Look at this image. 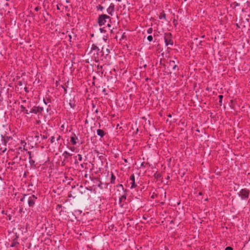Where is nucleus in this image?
<instances>
[{"label":"nucleus","instance_id":"nucleus-1","mask_svg":"<svg viewBox=\"0 0 250 250\" xmlns=\"http://www.w3.org/2000/svg\"><path fill=\"white\" fill-rule=\"evenodd\" d=\"M107 20H111L109 16L105 14L101 15L98 18V23L100 26H103L105 24Z\"/></svg>","mask_w":250,"mask_h":250},{"label":"nucleus","instance_id":"nucleus-2","mask_svg":"<svg viewBox=\"0 0 250 250\" xmlns=\"http://www.w3.org/2000/svg\"><path fill=\"white\" fill-rule=\"evenodd\" d=\"M165 42L167 46L168 45H172L173 41L172 39V34L170 32L166 33L165 34L164 37Z\"/></svg>","mask_w":250,"mask_h":250},{"label":"nucleus","instance_id":"nucleus-3","mask_svg":"<svg viewBox=\"0 0 250 250\" xmlns=\"http://www.w3.org/2000/svg\"><path fill=\"white\" fill-rule=\"evenodd\" d=\"M26 145V143H25V144L23 145V149L21 146L19 147L17 153L18 154H21V155L26 156L27 154H28L29 156H31V151H28L27 149L25 148Z\"/></svg>","mask_w":250,"mask_h":250},{"label":"nucleus","instance_id":"nucleus-4","mask_svg":"<svg viewBox=\"0 0 250 250\" xmlns=\"http://www.w3.org/2000/svg\"><path fill=\"white\" fill-rule=\"evenodd\" d=\"M127 184L130 188H135L137 186L135 182V176L133 174L131 175L127 180Z\"/></svg>","mask_w":250,"mask_h":250},{"label":"nucleus","instance_id":"nucleus-5","mask_svg":"<svg viewBox=\"0 0 250 250\" xmlns=\"http://www.w3.org/2000/svg\"><path fill=\"white\" fill-rule=\"evenodd\" d=\"M239 195L243 198L246 199L248 198L249 195V192L246 189H243L239 192Z\"/></svg>","mask_w":250,"mask_h":250},{"label":"nucleus","instance_id":"nucleus-6","mask_svg":"<svg viewBox=\"0 0 250 250\" xmlns=\"http://www.w3.org/2000/svg\"><path fill=\"white\" fill-rule=\"evenodd\" d=\"M99 48L96 45L93 44L92 45L91 52H96L97 53V56H95V59H101V58L99 57L98 52H99Z\"/></svg>","mask_w":250,"mask_h":250},{"label":"nucleus","instance_id":"nucleus-7","mask_svg":"<svg viewBox=\"0 0 250 250\" xmlns=\"http://www.w3.org/2000/svg\"><path fill=\"white\" fill-rule=\"evenodd\" d=\"M36 199L37 197H36L34 195H32L31 196H30L28 201L29 206L33 207L35 204V200Z\"/></svg>","mask_w":250,"mask_h":250},{"label":"nucleus","instance_id":"nucleus-8","mask_svg":"<svg viewBox=\"0 0 250 250\" xmlns=\"http://www.w3.org/2000/svg\"><path fill=\"white\" fill-rule=\"evenodd\" d=\"M78 140V137L76 134H73V135L70 137V142L73 145H76L77 144V140Z\"/></svg>","mask_w":250,"mask_h":250},{"label":"nucleus","instance_id":"nucleus-9","mask_svg":"<svg viewBox=\"0 0 250 250\" xmlns=\"http://www.w3.org/2000/svg\"><path fill=\"white\" fill-rule=\"evenodd\" d=\"M114 5L111 3L109 7L107 9V12L110 15H112V13L114 10Z\"/></svg>","mask_w":250,"mask_h":250},{"label":"nucleus","instance_id":"nucleus-10","mask_svg":"<svg viewBox=\"0 0 250 250\" xmlns=\"http://www.w3.org/2000/svg\"><path fill=\"white\" fill-rule=\"evenodd\" d=\"M169 65L172 67L173 70H178L179 68L178 66L175 64V62L174 61L170 60L169 62Z\"/></svg>","mask_w":250,"mask_h":250},{"label":"nucleus","instance_id":"nucleus-11","mask_svg":"<svg viewBox=\"0 0 250 250\" xmlns=\"http://www.w3.org/2000/svg\"><path fill=\"white\" fill-rule=\"evenodd\" d=\"M97 133L98 135L100 136L101 138H103L105 134V132L103 130L100 129H98L97 130Z\"/></svg>","mask_w":250,"mask_h":250},{"label":"nucleus","instance_id":"nucleus-12","mask_svg":"<svg viewBox=\"0 0 250 250\" xmlns=\"http://www.w3.org/2000/svg\"><path fill=\"white\" fill-rule=\"evenodd\" d=\"M29 112H30L31 113L37 114V106H34L33 108L30 109V110H29Z\"/></svg>","mask_w":250,"mask_h":250},{"label":"nucleus","instance_id":"nucleus-13","mask_svg":"<svg viewBox=\"0 0 250 250\" xmlns=\"http://www.w3.org/2000/svg\"><path fill=\"white\" fill-rule=\"evenodd\" d=\"M69 104L70 106L72 108H74V107L75 106V102H74V99L70 100Z\"/></svg>","mask_w":250,"mask_h":250},{"label":"nucleus","instance_id":"nucleus-14","mask_svg":"<svg viewBox=\"0 0 250 250\" xmlns=\"http://www.w3.org/2000/svg\"><path fill=\"white\" fill-rule=\"evenodd\" d=\"M43 111V107L37 106V113H41Z\"/></svg>","mask_w":250,"mask_h":250},{"label":"nucleus","instance_id":"nucleus-15","mask_svg":"<svg viewBox=\"0 0 250 250\" xmlns=\"http://www.w3.org/2000/svg\"><path fill=\"white\" fill-rule=\"evenodd\" d=\"M12 139V138H11L10 137H4L3 138V141L4 143V145H6V143L7 142H8L10 140Z\"/></svg>","mask_w":250,"mask_h":250},{"label":"nucleus","instance_id":"nucleus-16","mask_svg":"<svg viewBox=\"0 0 250 250\" xmlns=\"http://www.w3.org/2000/svg\"><path fill=\"white\" fill-rule=\"evenodd\" d=\"M160 19H164L166 20V14L165 13H164V12H162L160 13Z\"/></svg>","mask_w":250,"mask_h":250},{"label":"nucleus","instance_id":"nucleus-17","mask_svg":"<svg viewBox=\"0 0 250 250\" xmlns=\"http://www.w3.org/2000/svg\"><path fill=\"white\" fill-rule=\"evenodd\" d=\"M147 39L149 42H151L153 40V37L151 35H149L147 37Z\"/></svg>","mask_w":250,"mask_h":250},{"label":"nucleus","instance_id":"nucleus-18","mask_svg":"<svg viewBox=\"0 0 250 250\" xmlns=\"http://www.w3.org/2000/svg\"><path fill=\"white\" fill-rule=\"evenodd\" d=\"M152 31H153V29L152 28H149L148 29L147 31V32L148 34H151L152 33Z\"/></svg>","mask_w":250,"mask_h":250},{"label":"nucleus","instance_id":"nucleus-19","mask_svg":"<svg viewBox=\"0 0 250 250\" xmlns=\"http://www.w3.org/2000/svg\"><path fill=\"white\" fill-rule=\"evenodd\" d=\"M21 111H24V110H25V107L23 105H21Z\"/></svg>","mask_w":250,"mask_h":250},{"label":"nucleus","instance_id":"nucleus-20","mask_svg":"<svg viewBox=\"0 0 250 250\" xmlns=\"http://www.w3.org/2000/svg\"><path fill=\"white\" fill-rule=\"evenodd\" d=\"M54 140H55V137H54V136L51 137V138L50 139V142L51 143H53L54 142Z\"/></svg>","mask_w":250,"mask_h":250},{"label":"nucleus","instance_id":"nucleus-21","mask_svg":"<svg viewBox=\"0 0 250 250\" xmlns=\"http://www.w3.org/2000/svg\"><path fill=\"white\" fill-rule=\"evenodd\" d=\"M223 97V95H219V98L220 99V100H219L220 103L222 102Z\"/></svg>","mask_w":250,"mask_h":250},{"label":"nucleus","instance_id":"nucleus-22","mask_svg":"<svg viewBox=\"0 0 250 250\" xmlns=\"http://www.w3.org/2000/svg\"><path fill=\"white\" fill-rule=\"evenodd\" d=\"M106 55H108L110 53L109 49L106 48L105 50Z\"/></svg>","mask_w":250,"mask_h":250},{"label":"nucleus","instance_id":"nucleus-23","mask_svg":"<svg viewBox=\"0 0 250 250\" xmlns=\"http://www.w3.org/2000/svg\"><path fill=\"white\" fill-rule=\"evenodd\" d=\"M225 250H233V249L230 247H228L226 248Z\"/></svg>","mask_w":250,"mask_h":250},{"label":"nucleus","instance_id":"nucleus-24","mask_svg":"<svg viewBox=\"0 0 250 250\" xmlns=\"http://www.w3.org/2000/svg\"><path fill=\"white\" fill-rule=\"evenodd\" d=\"M98 9L100 10L101 11H103L104 9V7L102 6L101 5H99V7Z\"/></svg>","mask_w":250,"mask_h":250},{"label":"nucleus","instance_id":"nucleus-25","mask_svg":"<svg viewBox=\"0 0 250 250\" xmlns=\"http://www.w3.org/2000/svg\"><path fill=\"white\" fill-rule=\"evenodd\" d=\"M40 9V8L38 6L36 7L35 8V10L36 11H38L39 10V9Z\"/></svg>","mask_w":250,"mask_h":250},{"label":"nucleus","instance_id":"nucleus-26","mask_svg":"<svg viewBox=\"0 0 250 250\" xmlns=\"http://www.w3.org/2000/svg\"><path fill=\"white\" fill-rule=\"evenodd\" d=\"M25 111V113L27 114H28L29 113H31L30 112H29V110H27L25 109V110H24Z\"/></svg>","mask_w":250,"mask_h":250},{"label":"nucleus","instance_id":"nucleus-27","mask_svg":"<svg viewBox=\"0 0 250 250\" xmlns=\"http://www.w3.org/2000/svg\"><path fill=\"white\" fill-rule=\"evenodd\" d=\"M62 88L64 89V94H66L67 93V90H66V88L64 86H62Z\"/></svg>","mask_w":250,"mask_h":250},{"label":"nucleus","instance_id":"nucleus-28","mask_svg":"<svg viewBox=\"0 0 250 250\" xmlns=\"http://www.w3.org/2000/svg\"><path fill=\"white\" fill-rule=\"evenodd\" d=\"M18 84H19V85H21H21H22V82H21V81H19V82H18Z\"/></svg>","mask_w":250,"mask_h":250},{"label":"nucleus","instance_id":"nucleus-29","mask_svg":"<svg viewBox=\"0 0 250 250\" xmlns=\"http://www.w3.org/2000/svg\"><path fill=\"white\" fill-rule=\"evenodd\" d=\"M46 102H47V104H48V103H50L51 102V100H50L49 99H47L46 100Z\"/></svg>","mask_w":250,"mask_h":250},{"label":"nucleus","instance_id":"nucleus-30","mask_svg":"<svg viewBox=\"0 0 250 250\" xmlns=\"http://www.w3.org/2000/svg\"><path fill=\"white\" fill-rule=\"evenodd\" d=\"M111 178H112V179H113L114 180H115V176L113 175V174H112Z\"/></svg>","mask_w":250,"mask_h":250},{"label":"nucleus","instance_id":"nucleus-31","mask_svg":"<svg viewBox=\"0 0 250 250\" xmlns=\"http://www.w3.org/2000/svg\"><path fill=\"white\" fill-rule=\"evenodd\" d=\"M43 102H44V103L45 104H47V103L46 101V100H45L44 99H43Z\"/></svg>","mask_w":250,"mask_h":250},{"label":"nucleus","instance_id":"nucleus-32","mask_svg":"<svg viewBox=\"0 0 250 250\" xmlns=\"http://www.w3.org/2000/svg\"><path fill=\"white\" fill-rule=\"evenodd\" d=\"M24 90L26 91V92H28V91L27 90V88L26 87H24Z\"/></svg>","mask_w":250,"mask_h":250},{"label":"nucleus","instance_id":"nucleus-33","mask_svg":"<svg viewBox=\"0 0 250 250\" xmlns=\"http://www.w3.org/2000/svg\"><path fill=\"white\" fill-rule=\"evenodd\" d=\"M46 138H47V137H45L44 135H43V136H42V138H43V139H46Z\"/></svg>","mask_w":250,"mask_h":250},{"label":"nucleus","instance_id":"nucleus-34","mask_svg":"<svg viewBox=\"0 0 250 250\" xmlns=\"http://www.w3.org/2000/svg\"><path fill=\"white\" fill-rule=\"evenodd\" d=\"M60 136L58 135V138H57V140H60Z\"/></svg>","mask_w":250,"mask_h":250},{"label":"nucleus","instance_id":"nucleus-35","mask_svg":"<svg viewBox=\"0 0 250 250\" xmlns=\"http://www.w3.org/2000/svg\"><path fill=\"white\" fill-rule=\"evenodd\" d=\"M49 110H50V108H49H49L48 107V108L46 109V111H47V112H48Z\"/></svg>","mask_w":250,"mask_h":250},{"label":"nucleus","instance_id":"nucleus-36","mask_svg":"<svg viewBox=\"0 0 250 250\" xmlns=\"http://www.w3.org/2000/svg\"><path fill=\"white\" fill-rule=\"evenodd\" d=\"M79 160L80 161H82V157H79Z\"/></svg>","mask_w":250,"mask_h":250},{"label":"nucleus","instance_id":"nucleus-37","mask_svg":"<svg viewBox=\"0 0 250 250\" xmlns=\"http://www.w3.org/2000/svg\"><path fill=\"white\" fill-rule=\"evenodd\" d=\"M6 150V148H4V150H2V152H4Z\"/></svg>","mask_w":250,"mask_h":250},{"label":"nucleus","instance_id":"nucleus-38","mask_svg":"<svg viewBox=\"0 0 250 250\" xmlns=\"http://www.w3.org/2000/svg\"><path fill=\"white\" fill-rule=\"evenodd\" d=\"M100 53H102V56H101V57H102V56H103L104 52H102V51H101V52H100Z\"/></svg>","mask_w":250,"mask_h":250},{"label":"nucleus","instance_id":"nucleus-39","mask_svg":"<svg viewBox=\"0 0 250 250\" xmlns=\"http://www.w3.org/2000/svg\"><path fill=\"white\" fill-rule=\"evenodd\" d=\"M69 39H71V35H69Z\"/></svg>","mask_w":250,"mask_h":250},{"label":"nucleus","instance_id":"nucleus-40","mask_svg":"<svg viewBox=\"0 0 250 250\" xmlns=\"http://www.w3.org/2000/svg\"><path fill=\"white\" fill-rule=\"evenodd\" d=\"M107 25H108V26H109V27H110V24H109V23H108V24H107Z\"/></svg>","mask_w":250,"mask_h":250},{"label":"nucleus","instance_id":"nucleus-41","mask_svg":"<svg viewBox=\"0 0 250 250\" xmlns=\"http://www.w3.org/2000/svg\"><path fill=\"white\" fill-rule=\"evenodd\" d=\"M78 156L80 157V156H81V154H78Z\"/></svg>","mask_w":250,"mask_h":250},{"label":"nucleus","instance_id":"nucleus-42","mask_svg":"<svg viewBox=\"0 0 250 250\" xmlns=\"http://www.w3.org/2000/svg\"><path fill=\"white\" fill-rule=\"evenodd\" d=\"M96 112H97V113L98 112V110H96Z\"/></svg>","mask_w":250,"mask_h":250}]
</instances>
